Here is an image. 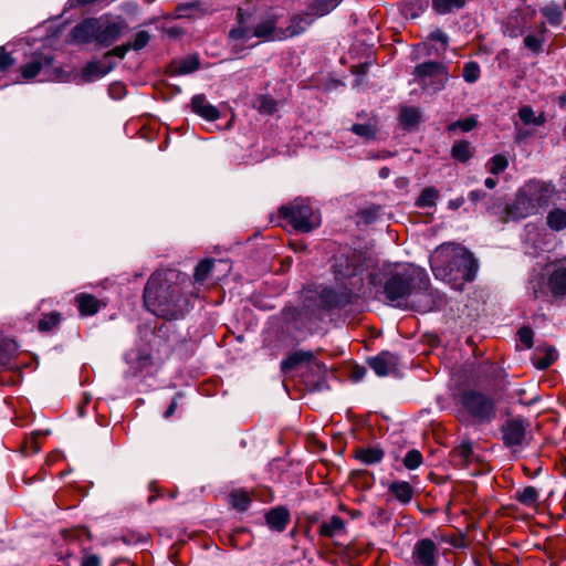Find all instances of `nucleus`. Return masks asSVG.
I'll return each mask as SVG.
<instances>
[{"label": "nucleus", "mask_w": 566, "mask_h": 566, "mask_svg": "<svg viewBox=\"0 0 566 566\" xmlns=\"http://www.w3.org/2000/svg\"><path fill=\"white\" fill-rule=\"evenodd\" d=\"M370 284L381 287L388 303L402 307L409 304L420 312H431L439 306V296L429 291V276L424 269L413 264H384L370 273Z\"/></svg>", "instance_id": "nucleus-1"}, {"label": "nucleus", "mask_w": 566, "mask_h": 566, "mask_svg": "<svg viewBox=\"0 0 566 566\" xmlns=\"http://www.w3.org/2000/svg\"><path fill=\"white\" fill-rule=\"evenodd\" d=\"M190 279L176 270L155 272L144 290V304L149 312L166 319H179L189 310L185 289Z\"/></svg>", "instance_id": "nucleus-2"}, {"label": "nucleus", "mask_w": 566, "mask_h": 566, "mask_svg": "<svg viewBox=\"0 0 566 566\" xmlns=\"http://www.w3.org/2000/svg\"><path fill=\"white\" fill-rule=\"evenodd\" d=\"M276 24L277 19L273 14H269L260 21H256L251 13L240 8L237 13V27L229 32L231 51L239 55L254 48L256 43H249L253 38L263 41L285 40L283 29L277 28Z\"/></svg>", "instance_id": "nucleus-3"}, {"label": "nucleus", "mask_w": 566, "mask_h": 566, "mask_svg": "<svg viewBox=\"0 0 566 566\" xmlns=\"http://www.w3.org/2000/svg\"><path fill=\"white\" fill-rule=\"evenodd\" d=\"M431 270L442 281L470 282L478 271V263L467 249L454 243L437 248L430 256Z\"/></svg>", "instance_id": "nucleus-4"}, {"label": "nucleus", "mask_w": 566, "mask_h": 566, "mask_svg": "<svg viewBox=\"0 0 566 566\" xmlns=\"http://www.w3.org/2000/svg\"><path fill=\"white\" fill-rule=\"evenodd\" d=\"M555 193V186L541 180H530L516 193L511 206L507 207V218L512 220L524 219L539 212L548 206Z\"/></svg>", "instance_id": "nucleus-5"}, {"label": "nucleus", "mask_w": 566, "mask_h": 566, "mask_svg": "<svg viewBox=\"0 0 566 566\" xmlns=\"http://www.w3.org/2000/svg\"><path fill=\"white\" fill-rule=\"evenodd\" d=\"M334 274L336 281L344 284L346 294L337 296L332 289H324L321 296L328 306H338L347 302L348 296L358 290L363 283V279L360 276L361 270L358 265V259L356 255H353L352 258L345 255L336 258Z\"/></svg>", "instance_id": "nucleus-6"}, {"label": "nucleus", "mask_w": 566, "mask_h": 566, "mask_svg": "<svg viewBox=\"0 0 566 566\" xmlns=\"http://www.w3.org/2000/svg\"><path fill=\"white\" fill-rule=\"evenodd\" d=\"M462 408L478 422H492L496 418L495 399L482 391L468 389L460 395Z\"/></svg>", "instance_id": "nucleus-7"}, {"label": "nucleus", "mask_w": 566, "mask_h": 566, "mask_svg": "<svg viewBox=\"0 0 566 566\" xmlns=\"http://www.w3.org/2000/svg\"><path fill=\"white\" fill-rule=\"evenodd\" d=\"M280 211L298 232H310L321 224L319 214L305 199H296L290 206L282 207Z\"/></svg>", "instance_id": "nucleus-8"}, {"label": "nucleus", "mask_w": 566, "mask_h": 566, "mask_svg": "<svg viewBox=\"0 0 566 566\" xmlns=\"http://www.w3.org/2000/svg\"><path fill=\"white\" fill-rule=\"evenodd\" d=\"M415 82L426 92L442 91L449 80L448 66L444 63L429 61L418 64L413 70Z\"/></svg>", "instance_id": "nucleus-9"}, {"label": "nucleus", "mask_w": 566, "mask_h": 566, "mask_svg": "<svg viewBox=\"0 0 566 566\" xmlns=\"http://www.w3.org/2000/svg\"><path fill=\"white\" fill-rule=\"evenodd\" d=\"M537 11L531 6H524L509 17L506 32L511 38L534 31L539 22L536 21Z\"/></svg>", "instance_id": "nucleus-10"}, {"label": "nucleus", "mask_w": 566, "mask_h": 566, "mask_svg": "<svg viewBox=\"0 0 566 566\" xmlns=\"http://www.w3.org/2000/svg\"><path fill=\"white\" fill-rule=\"evenodd\" d=\"M530 423L522 418L507 420L502 427V438L506 447H522L526 442Z\"/></svg>", "instance_id": "nucleus-11"}, {"label": "nucleus", "mask_w": 566, "mask_h": 566, "mask_svg": "<svg viewBox=\"0 0 566 566\" xmlns=\"http://www.w3.org/2000/svg\"><path fill=\"white\" fill-rule=\"evenodd\" d=\"M99 27L96 44L103 48H108L119 39L125 28V23L123 21L111 20L107 17H101Z\"/></svg>", "instance_id": "nucleus-12"}, {"label": "nucleus", "mask_w": 566, "mask_h": 566, "mask_svg": "<svg viewBox=\"0 0 566 566\" xmlns=\"http://www.w3.org/2000/svg\"><path fill=\"white\" fill-rule=\"evenodd\" d=\"M99 24L101 17L83 20L71 31L72 40L76 43H96L98 28H101Z\"/></svg>", "instance_id": "nucleus-13"}, {"label": "nucleus", "mask_w": 566, "mask_h": 566, "mask_svg": "<svg viewBox=\"0 0 566 566\" xmlns=\"http://www.w3.org/2000/svg\"><path fill=\"white\" fill-rule=\"evenodd\" d=\"M437 545L430 538H422L415 544L412 559L416 566H434Z\"/></svg>", "instance_id": "nucleus-14"}, {"label": "nucleus", "mask_w": 566, "mask_h": 566, "mask_svg": "<svg viewBox=\"0 0 566 566\" xmlns=\"http://www.w3.org/2000/svg\"><path fill=\"white\" fill-rule=\"evenodd\" d=\"M368 364L378 376L385 377L397 371L398 357L389 352H382L369 358Z\"/></svg>", "instance_id": "nucleus-15"}, {"label": "nucleus", "mask_w": 566, "mask_h": 566, "mask_svg": "<svg viewBox=\"0 0 566 566\" xmlns=\"http://www.w3.org/2000/svg\"><path fill=\"white\" fill-rule=\"evenodd\" d=\"M52 57L43 53H34L30 62L21 67V74L23 78L31 80L36 75L48 73L52 66Z\"/></svg>", "instance_id": "nucleus-16"}, {"label": "nucleus", "mask_w": 566, "mask_h": 566, "mask_svg": "<svg viewBox=\"0 0 566 566\" xmlns=\"http://www.w3.org/2000/svg\"><path fill=\"white\" fill-rule=\"evenodd\" d=\"M191 108L197 115L209 122L217 120L220 117L218 108L208 103L206 96L202 94L192 97Z\"/></svg>", "instance_id": "nucleus-17"}, {"label": "nucleus", "mask_w": 566, "mask_h": 566, "mask_svg": "<svg viewBox=\"0 0 566 566\" xmlns=\"http://www.w3.org/2000/svg\"><path fill=\"white\" fill-rule=\"evenodd\" d=\"M547 28L543 21L535 27L534 31L527 32L524 38V45L535 54L543 51L544 43L546 42Z\"/></svg>", "instance_id": "nucleus-18"}, {"label": "nucleus", "mask_w": 566, "mask_h": 566, "mask_svg": "<svg viewBox=\"0 0 566 566\" xmlns=\"http://www.w3.org/2000/svg\"><path fill=\"white\" fill-rule=\"evenodd\" d=\"M113 70L112 64H105L101 61H91L82 70V78L85 82H93L102 78Z\"/></svg>", "instance_id": "nucleus-19"}, {"label": "nucleus", "mask_w": 566, "mask_h": 566, "mask_svg": "<svg viewBox=\"0 0 566 566\" xmlns=\"http://www.w3.org/2000/svg\"><path fill=\"white\" fill-rule=\"evenodd\" d=\"M313 21L314 18L313 15L308 14V11L304 15L297 14L293 17L290 21L289 27L286 29H283L285 40L303 33L313 23Z\"/></svg>", "instance_id": "nucleus-20"}, {"label": "nucleus", "mask_w": 566, "mask_h": 566, "mask_svg": "<svg viewBox=\"0 0 566 566\" xmlns=\"http://www.w3.org/2000/svg\"><path fill=\"white\" fill-rule=\"evenodd\" d=\"M548 287L555 296H566V268L559 266L552 272Z\"/></svg>", "instance_id": "nucleus-21"}, {"label": "nucleus", "mask_w": 566, "mask_h": 566, "mask_svg": "<svg viewBox=\"0 0 566 566\" xmlns=\"http://www.w3.org/2000/svg\"><path fill=\"white\" fill-rule=\"evenodd\" d=\"M384 455L385 452L379 447L359 448L355 452V458L366 465L379 463Z\"/></svg>", "instance_id": "nucleus-22"}, {"label": "nucleus", "mask_w": 566, "mask_h": 566, "mask_svg": "<svg viewBox=\"0 0 566 566\" xmlns=\"http://www.w3.org/2000/svg\"><path fill=\"white\" fill-rule=\"evenodd\" d=\"M389 492L394 494V496L401 503L407 504L409 503L413 497V489L412 486L406 482V481H396L392 482L389 488Z\"/></svg>", "instance_id": "nucleus-23"}, {"label": "nucleus", "mask_w": 566, "mask_h": 566, "mask_svg": "<svg viewBox=\"0 0 566 566\" xmlns=\"http://www.w3.org/2000/svg\"><path fill=\"white\" fill-rule=\"evenodd\" d=\"M266 523L274 531H283L289 523V512L283 507L271 510L266 514Z\"/></svg>", "instance_id": "nucleus-24"}, {"label": "nucleus", "mask_w": 566, "mask_h": 566, "mask_svg": "<svg viewBox=\"0 0 566 566\" xmlns=\"http://www.w3.org/2000/svg\"><path fill=\"white\" fill-rule=\"evenodd\" d=\"M518 118L521 123L525 126L527 125H534V126H542L546 122L545 113L542 112L539 114H535L534 109L528 106H522L517 112Z\"/></svg>", "instance_id": "nucleus-25"}, {"label": "nucleus", "mask_w": 566, "mask_h": 566, "mask_svg": "<svg viewBox=\"0 0 566 566\" xmlns=\"http://www.w3.org/2000/svg\"><path fill=\"white\" fill-rule=\"evenodd\" d=\"M76 304L82 315H94L99 310V301L90 294H80L76 296Z\"/></svg>", "instance_id": "nucleus-26"}, {"label": "nucleus", "mask_w": 566, "mask_h": 566, "mask_svg": "<svg viewBox=\"0 0 566 566\" xmlns=\"http://www.w3.org/2000/svg\"><path fill=\"white\" fill-rule=\"evenodd\" d=\"M340 0H314L307 11L310 15H313V18L323 17L327 13H329L333 9H335Z\"/></svg>", "instance_id": "nucleus-27"}, {"label": "nucleus", "mask_w": 566, "mask_h": 566, "mask_svg": "<svg viewBox=\"0 0 566 566\" xmlns=\"http://www.w3.org/2000/svg\"><path fill=\"white\" fill-rule=\"evenodd\" d=\"M420 111L416 107H403L399 114V120L403 128L411 129L420 122Z\"/></svg>", "instance_id": "nucleus-28"}, {"label": "nucleus", "mask_w": 566, "mask_h": 566, "mask_svg": "<svg viewBox=\"0 0 566 566\" xmlns=\"http://www.w3.org/2000/svg\"><path fill=\"white\" fill-rule=\"evenodd\" d=\"M313 359L311 352L298 350L291 354L286 359L281 363V367L284 371L295 368L301 363H310Z\"/></svg>", "instance_id": "nucleus-29"}, {"label": "nucleus", "mask_w": 566, "mask_h": 566, "mask_svg": "<svg viewBox=\"0 0 566 566\" xmlns=\"http://www.w3.org/2000/svg\"><path fill=\"white\" fill-rule=\"evenodd\" d=\"M467 0H432V9L438 14H447L464 7Z\"/></svg>", "instance_id": "nucleus-30"}, {"label": "nucleus", "mask_w": 566, "mask_h": 566, "mask_svg": "<svg viewBox=\"0 0 566 566\" xmlns=\"http://www.w3.org/2000/svg\"><path fill=\"white\" fill-rule=\"evenodd\" d=\"M545 355L538 356V353L534 355L532 361L537 369H546L557 359V352L554 347L547 346L544 348Z\"/></svg>", "instance_id": "nucleus-31"}, {"label": "nucleus", "mask_w": 566, "mask_h": 566, "mask_svg": "<svg viewBox=\"0 0 566 566\" xmlns=\"http://www.w3.org/2000/svg\"><path fill=\"white\" fill-rule=\"evenodd\" d=\"M18 352V345L11 339L0 340V367L8 366Z\"/></svg>", "instance_id": "nucleus-32"}, {"label": "nucleus", "mask_w": 566, "mask_h": 566, "mask_svg": "<svg viewBox=\"0 0 566 566\" xmlns=\"http://www.w3.org/2000/svg\"><path fill=\"white\" fill-rule=\"evenodd\" d=\"M345 527V523L339 516H332L328 521L321 525V534L324 536L333 537L340 533Z\"/></svg>", "instance_id": "nucleus-33"}, {"label": "nucleus", "mask_w": 566, "mask_h": 566, "mask_svg": "<svg viewBox=\"0 0 566 566\" xmlns=\"http://www.w3.org/2000/svg\"><path fill=\"white\" fill-rule=\"evenodd\" d=\"M547 226L555 230L559 231L566 228V210L555 208L547 216Z\"/></svg>", "instance_id": "nucleus-34"}, {"label": "nucleus", "mask_w": 566, "mask_h": 566, "mask_svg": "<svg viewBox=\"0 0 566 566\" xmlns=\"http://www.w3.org/2000/svg\"><path fill=\"white\" fill-rule=\"evenodd\" d=\"M439 197V191L434 187L424 188L416 200V206L419 208H430L436 205Z\"/></svg>", "instance_id": "nucleus-35"}, {"label": "nucleus", "mask_w": 566, "mask_h": 566, "mask_svg": "<svg viewBox=\"0 0 566 566\" xmlns=\"http://www.w3.org/2000/svg\"><path fill=\"white\" fill-rule=\"evenodd\" d=\"M451 155L454 159L465 163L471 158V146L467 140H460L454 143L451 148Z\"/></svg>", "instance_id": "nucleus-36"}, {"label": "nucleus", "mask_w": 566, "mask_h": 566, "mask_svg": "<svg viewBox=\"0 0 566 566\" xmlns=\"http://www.w3.org/2000/svg\"><path fill=\"white\" fill-rule=\"evenodd\" d=\"M543 17L552 25H558L562 22V8L558 4L551 3L541 9Z\"/></svg>", "instance_id": "nucleus-37"}, {"label": "nucleus", "mask_w": 566, "mask_h": 566, "mask_svg": "<svg viewBox=\"0 0 566 566\" xmlns=\"http://www.w3.org/2000/svg\"><path fill=\"white\" fill-rule=\"evenodd\" d=\"M175 18L177 19H192L199 17L203 10L198 2L180 4L177 8Z\"/></svg>", "instance_id": "nucleus-38"}, {"label": "nucleus", "mask_w": 566, "mask_h": 566, "mask_svg": "<svg viewBox=\"0 0 566 566\" xmlns=\"http://www.w3.org/2000/svg\"><path fill=\"white\" fill-rule=\"evenodd\" d=\"M515 497L521 504L533 506L538 501V492L534 486L528 485L517 491Z\"/></svg>", "instance_id": "nucleus-39"}, {"label": "nucleus", "mask_w": 566, "mask_h": 566, "mask_svg": "<svg viewBox=\"0 0 566 566\" xmlns=\"http://www.w3.org/2000/svg\"><path fill=\"white\" fill-rule=\"evenodd\" d=\"M199 69V59L197 56H189L179 61L175 65L176 74H188Z\"/></svg>", "instance_id": "nucleus-40"}, {"label": "nucleus", "mask_w": 566, "mask_h": 566, "mask_svg": "<svg viewBox=\"0 0 566 566\" xmlns=\"http://www.w3.org/2000/svg\"><path fill=\"white\" fill-rule=\"evenodd\" d=\"M256 107L260 113L272 115L277 111V103L271 96L261 95L256 98Z\"/></svg>", "instance_id": "nucleus-41"}, {"label": "nucleus", "mask_w": 566, "mask_h": 566, "mask_svg": "<svg viewBox=\"0 0 566 566\" xmlns=\"http://www.w3.org/2000/svg\"><path fill=\"white\" fill-rule=\"evenodd\" d=\"M509 165L507 158L503 155H495L493 156L486 164L488 170L493 174L497 175L501 171H503Z\"/></svg>", "instance_id": "nucleus-42"}, {"label": "nucleus", "mask_w": 566, "mask_h": 566, "mask_svg": "<svg viewBox=\"0 0 566 566\" xmlns=\"http://www.w3.org/2000/svg\"><path fill=\"white\" fill-rule=\"evenodd\" d=\"M350 130L356 134L357 136L364 137V138H374L377 128L375 125L368 123V124H354L350 128Z\"/></svg>", "instance_id": "nucleus-43"}, {"label": "nucleus", "mask_w": 566, "mask_h": 566, "mask_svg": "<svg viewBox=\"0 0 566 566\" xmlns=\"http://www.w3.org/2000/svg\"><path fill=\"white\" fill-rule=\"evenodd\" d=\"M402 462H403V465L408 470H416L422 463V455H421V453L418 450L412 449V450L407 452V454L405 455Z\"/></svg>", "instance_id": "nucleus-44"}, {"label": "nucleus", "mask_w": 566, "mask_h": 566, "mask_svg": "<svg viewBox=\"0 0 566 566\" xmlns=\"http://www.w3.org/2000/svg\"><path fill=\"white\" fill-rule=\"evenodd\" d=\"M462 76L468 83L476 82L480 77V65L476 62L465 63Z\"/></svg>", "instance_id": "nucleus-45"}, {"label": "nucleus", "mask_w": 566, "mask_h": 566, "mask_svg": "<svg viewBox=\"0 0 566 566\" xmlns=\"http://www.w3.org/2000/svg\"><path fill=\"white\" fill-rule=\"evenodd\" d=\"M213 266V261L211 260H203L198 263V265L195 269L193 277L197 282H202L207 279L208 274L210 273L211 269Z\"/></svg>", "instance_id": "nucleus-46"}, {"label": "nucleus", "mask_w": 566, "mask_h": 566, "mask_svg": "<svg viewBox=\"0 0 566 566\" xmlns=\"http://www.w3.org/2000/svg\"><path fill=\"white\" fill-rule=\"evenodd\" d=\"M476 125V119L473 116L467 117L464 119H459L457 122H453L449 125V130H455L461 129L463 132H470L472 130Z\"/></svg>", "instance_id": "nucleus-47"}, {"label": "nucleus", "mask_w": 566, "mask_h": 566, "mask_svg": "<svg viewBox=\"0 0 566 566\" xmlns=\"http://www.w3.org/2000/svg\"><path fill=\"white\" fill-rule=\"evenodd\" d=\"M60 314L51 313L40 319L38 327L41 332L50 331L60 323Z\"/></svg>", "instance_id": "nucleus-48"}, {"label": "nucleus", "mask_w": 566, "mask_h": 566, "mask_svg": "<svg viewBox=\"0 0 566 566\" xmlns=\"http://www.w3.org/2000/svg\"><path fill=\"white\" fill-rule=\"evenodd\" d=\"M150 40V34L147 31H139L136 33L133 42L128 43L130 50L139 51L144 49Z\"/></svg>", "instance_id": "nucleus-49"}, {"label": "nucleus", "mask_w": 566, "mask_h": 566, "mask_svg": "<svg viewBox=\"0 0 566 566\" xmlns=\"http://www.w3.org/2000/svg\"><path fill=\"white\" fill-rule=\"evenodd\" d=\"M455 453L463 462H469L473 454V444L470 440L462 441L455 449Z\"/></svg>", "instance_id": "nucleus-50"}, {"label": "nucleus", "mask_w": 566, "mask_h": 566, "mask_svg": "<svg viewBox=\"0 0 566 566\" xmlns=\"http://www.w3.org/2000/svg\"><path fill=\"white\" fill-rule=\"evenodd\" d=\"M518 340L523 344L524 348L530 349L533 346V331L530 327L523 326L517 332Z\"/></svg>", "instance_id": "nucleus-51"}, {"label": "nucleus", "mask_w": 566, "mask_h": 566, "mask_svg": "<svg viewBox=\"0 0 566 566\" xmlns=\"http://www.w3.org/2000/svg\"><path fill=\"white\" fill-rule=\"evenodd\" d=\"M231 503L235 509L240 511H245L249 506L250 500L248 495L244 493H233L231 495Z\"/></svg>", "instance_id": "nucleus-52"}, {"label": "nucleus", "mask_w": 566, "mask_h": 566, "mask_svg": "<svg viewBox=\"0 0 566 566\" xmlns=\"http://www.w3.org/2000/svg\"><path fill=\"white\" fill-rule=\"evenodd\" d=\"M428 40L429 41H436V42H439L440 45H441V50L444 51L448 46V43H449V36L447 35V33H444L443 31H441L440 29H436L434 31H432L429 35H428Z\"/></svg>", "instance_id": "nucleus-53"}, {"label": "nucleus", "mask_w": 566, "mask_h": 566, "mask_svg": "<svg viewBox=\"0 0 566 566\" xmlns=\"http://www.w3.org/2000/svg\"><path fill=\"white\" fill-rule=\"evenodd\" d=\"M515 126V142L517 144H521L525 142L527 138H531L533 136V132L531 129H527L525 127H520L517 123L514 124Z\"/></svg>", "instance_id": "nucleus-54"}, {"label": "nucleus", "mask_w": 566, "mask_h": 566, "mask_svg": "<svg viewBox=\"0 0 566 566\" xmlns=\"http://www.w3.org/2000/svg\"><path fill=\"white\" fill-rule=\"evenodd\" d=\"M14 59L11 54L7 53L3 48H0V71H6L14 63Z\"/></svg>", "instance_id": "nucleus-55"}, {"label": "nucleus", "mask_w": 566, "mask_h": 566, "mask_svg": "<svg viewBox=\"0 0 566 566\" xmlns=\"http://www.w3.org/2000/svg\"><path fill=\"white\" fill-rule=\"evenodd\" d=\"M129 50H130V48H129L128 43L118 45V46L114 48L113 50L108 51L104 57L108 59L111 56H117L119 59H123Z\"/></svg>", "instance_id": "nucleus-56"}, {"label": "nucleus", "mask_w": 566, "mask_h": 566, "mask_svg": "<svg viewBox=\"0 0 566 566\" xmlns=\"http://www.w3.org/2000/svg\"><path fill=\"white\" fill-rule=\"evenodd\" d=\"M81 566H101V559L97 555H87L82 559Z\"/></svg>", "instance_id": "nucleus-57"}, {"label": "nucleus", "mask_w": 566, "mask_h": 566, "mask_svg": "<svg viewBox=\"0 0 566 566\" xmlns=\"http://www.w3.org/2000/svg\"><path fill=\"white\" fill-rule=\"evenodd\" d=\"M366 375V369L364 367H355L352 371V377L355 379V380H360L364 378V376Z\"/></svg>", "instance_id": "nucleus-58"}, {"label": "nucleus", "mask_w": 566, "mask_h": 566, "mask_svg": "<svg viewBox=\"0 0 566 566\" xmlns=\"http://www.w3.org/2000/svg\"><path fill=\"white\" fill-rule=\"evenodd\" d=\"M484 197H485V193L483 191H480V190H472L469 193V199L472 202H476V201L483 199Z\"/></svg>", "instance_id": "nucleus-59"}, {"label": "nucleus", "mask_w": 566, "mask_h": 566, "mask_svg": "<svg viewBox=\"0 0 566 566\" xmlns=\"http://www.w3.org/2000/svg\"><path fill=\"white\" fill-rule=\"evenodd\" d=\"M464 202V199L463 198H458V199H454V200H450L449 201V207L451 209H458L460 208Z\"/></svg>", "instance_id": "nucleus-60"}, {"label": "nucleus", "mask_w": 566, "mask_h": 566, "mask_svg": "<svg viewBox=\"0 0 566 566\" xmlns=\"http://www.w3.org/2000/svg\"><path fill=\"white\" fill-rule=\"evenodd\" d=\"M176 408H177V401H176V399H174L165 412V418H169L170 416H172Z\"/></svg>", "instance_id": "nucleus-61"}, {"label": "nucleus", "mask_w": 566, "mask_h": 566, "mask_svg": "<svg viewBox=\"0 0 566 566\" xmlns=\"http://www.w3.org/2000/svg\"><path fill=\"white\" fill-rule=\"evenodd\" d=\"M497 181L494 179V178H486L485 181H484V185L489 188V189H493L495 188Z\"/></svg>", "instance_id": "nucleus-62"}, {"label": "nucleus", "mask_w": 566, "mask_h": 566, "mask_svg": "<svg viewBox=\"0 0 566 566\" xmlns=\"http://www.w3.org/2000/svg\"><path fill=\"white\" fill-rule=\"evenodd\" d=\"M389 175H390V170H389V168H387V167H382V168L379 170V177H380V178H382V179H385V178L389 177Z\"/></svg>", "instance_id": "nucleus-63"}, {"label": "nucleus", "mask_w": 566, "mask_h": 566, "mask_svg": "<svg viewBox=\"0 0 566 566\" xmlns=\"http://www.w3.org/2000/svg\"><path fill=\"white\" fill-rule=\"evenodd\" d=\"M166 33L169 35V36H178L180 34V31L176 28H169L166 30Z\"/></svg>", "instance_id": "nucleus-64"}]
</instances>
